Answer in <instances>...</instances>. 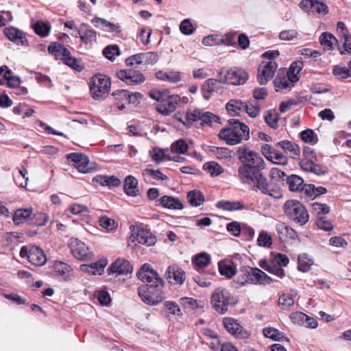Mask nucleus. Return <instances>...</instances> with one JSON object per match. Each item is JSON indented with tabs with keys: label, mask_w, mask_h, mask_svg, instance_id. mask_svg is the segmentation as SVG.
Instances as JSON below:
<instances>
[{
	"label": "nucleus",
	"mask_w": 351,
	"mask_h": 351,
	"mask_svg": "<svg viewBox=\"0 0 351 351\" xmlns=\"http://www.w3.org/2000/svg\"><path fill=\"white\" fill-rule=\"evenodd\" d=\"M210 152L219 160H230L232 158L233 152L227 147H212Z\"/></svg>",
	"instance_id": "obj_43"
},
{
	"label": "nucleus",
	"mask_w": 351,
	"mask_h": 351,
	"mask_svg": "<svg viewBox=\"0 0 351 351\" xmlns=\"http://www.w3.org/2000/svg\"><path fill=\"white\" fill-rule=\"evenodd\" d=\"M193 262L198 269L206 267L210 262V256L206 252H202L196 255Z\"/></svg>",
	"instance_id": "obj_48"
},
{
	"label": "nucleus",
	"mask_w": 351,
	"mask_h": 351,
	"mask_svg": "<svg viewBox=\"0 0 351 351\" xmlns=\"http://www.w3.org/2000/svg\"><path fill=\"white\" fill-rule=\"evenodd\" d=\"M93 181L100 184L102 186H118L121 184L120 180L113 176H97L94 178Z\"/></svg>",
	"instance_id": "obj_39"
},
{
	"label": "nucleus",
	"mask_w": 351,
	"mask_h": 351,
	"mask_svg": "<svg viewBox=\"0 0 351 351\" xmlns=\"http://www.w3.org/2000/svg\"><path fill=\"white\" fill-rule=\"evenodd\" d=\"M244 111L252 118L256 117L260 113V106L255 102L245 103Z\"/></svg>",
	"instance_id": "obj_59"
},
{
	"label": "nucleus",
	"mask_w": 351,
	"mask_h": 351,
	"mask_svg": "<svg viewBox=\"0 0 351 351\" xmlns=\"http://www.w3.org/2000/svg\"><path fill=\"white\" fill-rule=\"evenodd\" d=\"M250 284V271L247 270L245 273L240 274L237 280L231 282L232 287L238 289L241 287Z\"/></svg>",
	"instance_id": "obj_51"
},
{
	"label": "nucleus",
	"mask_w": 351,
	"mask_h": 351,
	"mask_svg": "<svg viewBox=\"0 0 351 351\" xmlns=\"http://www.w3.org/2000/svg\"><path fill=\"white\" fill-rule=\"evenodd\" d=\"M20 256L22 258L27 257L29 262L36 266L44 265L47 262V258L43 250L36 245L22 247Z\"/></svg>",
	"instance_id": "obj_8"
},
{
	"label": "nucleus",
	"mask_w": 351,
	"mask_h": 351,
	"mask_svg": "<svg viewBox=\"0 0 351 351\" xmlns=\"http://www.w3.org/2000/svg\"><path fill=\"white\" fill-rule=\"evenodd\" d=\"M277 145L280 147L291 158H294L300 156V149L299 146L292 141H282L278 142Z\"/></svg>",
	"instance_id": "obj_27"
},
{
	"label": "nucleus",
	"mask_w": 351,
	"mask_h": 351,
	"mask_svg": "<svg viewBox=\"0 0 351 351\" xmlns=\"http://www.w3.org/2000/svg\"><path fill=\"white\" fill-rule=\"evenodd\" d=\"M149 155L152 159V160L160 162L164 158L168 160H173L176 162L180 161V156H171L170 155L166 154L165 151L158 147H155L149 151Z\"/></svg>",
	"instance_id": "obj_28"
},
{
	"label": "nucleus",
	"mask_w": 351,
	"mask_h": 351,
	"mask_svg": "<svg viewBox=\"0 0 351 351\" xmlns=\"http://www.w3.org/2000/svg\"><path fill=\"white\" fill-rule=\"evenodd\" d=\"M117 76L129 85L139 84L145 81V77L141 73L130 69L121 70L117 73Z\"/></svg>",
	"instance_id": "obj_15"
},
{
	"label": "nucleus",
	"mask_w": 351,
	"mask_h": 351,
	"mask_svg": "<svg viewBox=\"0 0 351 351\" xmlns=\"http://www.w3.org/2000/svg\"><path fill=\"white\" fill-rule=\"evenodd\" d=\"M186 117L189 122L193 123L199 121L201 125H210L212 123H216L219 120V117L212 112H205L197 108L189 110Z\"/></svg>",
	"instance_id": "obj_10"
},
{
	"label": "nucleus",
	"mask_w": 351,
	"mask_h": 351,
	"mask_svg": "<svg viewBox=\"0 0 351 351\" xmlns=\"http://www.w3.org/2000/svg\"><path fill=\"white\" fill-rule=\"evenodd\" d=\"M179 101L180 97L178 95H170L168 93L165 99L156 106V110L162 115L168 116L176 110Z\"/></svg>",
	"instance_id": "obj_13"
},
{
	"label": "nucleus",
	"mask_w": 351,
	"mask_h": 351,
	"mask_svg": "<svg viewBox=\"0 0 351 351\" xmlns=\"http://www.w3.org/2000/svg\"><path fill=\"white\" fill-rule=\"evenodd\" d=\"M287 182L289 185V188L291 191H301L302 186H304L303 179L297 175H291L287 177Z\"/></svg>",
	"instance_id": "obj_42"
},
{
	"label": "nucleus",
	"mask_w": 351,
	"mask_h": 351,
	"mask_svg": "<svg viewBox=\"0 0 351 351\" xmlns=\"http://www.w3.org/2000/svg\"><path fill=\"white\" fill-rule=\"evenodd\" d=\"M276 229L281 239H294L296 237V232L284 223H278Z\"/></svg>",
	"instance_id": "obj_36"
},
{
	"label": "nucleus",
	"mask_w": 351,
	"mask_h": 351,
	"mask_svg": "<svg viewBox=\"0 0 351 351\" xmlns=\"http://www.w3.org/2000/svg\"><path fill=\"white\" fill-rule=\"evenodd\" d=\"M302 62H294L291 64L287 74L291 77L292 82H297L299 80L298 74L302 69Z\"/></svg>",
	"instance_id": "obj_49"
},
{
	"label": "nucleus",
	"mask_w": 351,
	"mask_h": 351,
	"mask_svg": "<svg viewBox=\"0 0 351 351\" xmlns=\"http://www.w3.org/2000/svg\"><path fill=\"white\" fill-rule=\"evenodd\" d=\"M165 276L169 282H172L171 279H173L175 283L182 285L185 280V272L176 266H169Z\"/></svg>",
	"instance_id": "obj_24"
},
{
	"label": "nucleus",
	"mask_w": 351,
	"mask_h": 351,
	"mask_svg": "<svg viewBox=\"0 0 351 351\" xmlns=\"http://www.w3.org/2000/svg\"><path fill=\"white\" fill-rule=\"evenodd\" d=\"M219 82L215 79L207 80L202 87L203 97L205 99L208 100L211 94L216 91L219 86Z\"/></svg>",
	"instance_id": "obj_35"
},
{
	"label": "nucleus",
	"mask_w": 351,
	"mask_h": 351,
	"mask_svg": "<svg viewBox=\"0 0 351 351\" xmlns=\"http://www.w3.org/2000/svg\"><path fill=\"white\" fill-rule=\"evenodd\" d=\"M277 68L276 61L263 60L258 69L257 80L259 84H266L274 77Z\"/></svg>",
	"instance_id": "obj_11"
},
{
	"label": "nucleus",
	"mask_w": 351,
	"mask_h": 351,
	"mask_svg": "<svg viewBox=\"0 0 351 351\" xmlns=\"http://www.w3.org/2000/svg\"><path fill=\"white\" fill-rule=\"evenodd\" d=\"M231 293L227 289L218 287L211 294L210 304L215 311L223 315L228 311Z\"/></svg>",
	"instance_id": "obj_6"
},
{
	"label": "nucleus",
	"mask_w": 351,
	"mask_h": 351,
	"mask_svg": "<svg viewBox=\"0 0 351 351\" xmlns=\"http://www.w3.org/2000/svg\"><path fill=\"white\" fill-rule=\"evenodd\" d=\"M124 191L128 195L136 196L139 193L138 181L132 176H128L125 179Z\"/></svg>",
	"instance_id": "obj_30"
},
{
	"label": "nucleus",
	"mask_w": 351,
	"mask_h": 351,
	"mask_svg": "<svg viewBox=\"0 0 351 351\" xmlns=\"http://www.w3.org/2000/svg\"><path fill=\"white\" fill-rule=\"evenodd\" d=\"M249 271L252 285H268L273 281L269 276L257 267H250Z\"/></svg>",
	"instance_id": "obj_20"
},
{
	"label": "nucleus",
	"mask_w": 351,
	"mask_h": 351,
	"mask_svg": "<svg viewBox=\"0 0 351 351\" xmlns=\"http://www.w3.org/2000/svg\"><path fill=\"white\" fill-rule=\"evenodd\" d=\"M142 64H153L158 60V56L156 53L149 51L141 53Z\"/></svg>",
	"instance_id": "obj_57"
},
{
	"label": "nucleus",
	"mask_w": 351,
	"mask_h": 351,
	"mask_svg": "<svg viewBox=\"0 0 351 351\" xmlns=\"http://www.w3.org/2000/svg\"><path fill=\"white\" fill-rule=\"evenodd\" d=\"M283 75L280 76V73L278 74L277 77L274 81V86L278 89H285L290 90L295 82H292V79L287 74L285 75L282 71Z\"/></svg>",
	"instance_id": "obj_32"
},
{
	"label": "nucleus",
	"mask_w": 351,
	"mask_h": 351,
	"mask_svg": "<svg viewBox=\"0 0 351 351\" xmlns=\"http://www.w3.org/2000/svg\"><path fill=\"white\" fill-rule=\"evenodd\" d=\"M313 260L311 258L308 254H300L298 256V268L302 272H306L311 269V267L313 265Z\"/></svg>",
	"instance_id": "obj_46"
},
{
	"label": "nucleus",
	"mask_w": 351,
	"mask_h": 351,
	"mask_svg": "<svg viewBox=\"0 0 351 351\" xmlns=\"http://www.w3.org/2000/svg\"><path fill=\"white\" fill-rule=\"evenodd\" d=\"M107 264V259H101L90 265H83L81 268L82 270L93 275H101Z\"/></svg>",
	"instance_id": "obj_26"
},
{
	"label": "nucleus",
	"mask_w": 351,
	"mask_h": 351,
	"mask_svg": "<svg viewBox=\"0 0 351 351\" xmlns=\"http://www.w3.org/2000/svg\"><path fill=\"white\" fill-rule=\"evenodd\" d=\"M257 243L258 245L264 247H269L271 245V237L265 231H262L258 237Z\"/></svg>",
	"instance_id": "obj_64"
},
{
	"label": "nucleus",
	"mask_w": 351,
	"mask_h": 351,
	"mask_svg": "<svg viewBox=\"0 0 351 351\" xmlns=\"http://www.w3.org/2000/svg\"><path fill=\"white\" fill-rule=\"evenodd\" d=\"M94 25L107 32H112L118 34L121 32V27L118 24H114L104 19L95 17L91 20Z\"/></svg>",
	"instance_id": "obj_21"
},
{
	"label": "nucleus",
	"mask_w": 351,
	"mask_h": 351,
	"mask_svg": "<svg viewBox=\"0 0 351 351\" xmlns=\"http://www.w3.org/2000/svg\"><path fill=\"white\" fill-rule=\"evenodd\" d=\"M319 41L323 47L331 50L334 44L337 43V38L330 33L324 32L319 37Z\"/></svg>",
	"instance_id": "obj_45"
},
{
	"label": "nucleus",
	"mask_w": 351,
	"mask_h": 351,
	"mask_svg": "<svg viewBox=\"0 0 351 351\" xmlns=\"http://www.w3.org/2000/svg\"><path fill=\"white\" fill-rule=\"evenodd\" d=\"M160 204L167 208L181 210L183 208V204L179 199L171 196L164 195L160 199Z\"/></svg>",
	"instance_id": "obj_31"
},
{
	"label": "nucleus",
	"mask_w": 351,
	"mask_h": 351,
	"mask_svg": "<svg viewBox=\"0 0 351 351\" xmlns=\"http://www.w3.org/2000/svg\"><path fill=\"white\" fill-rule=\"evenodd\" d=\"M218 267L220 274L227 278H231L237 274V267L233 263L219 262Z\"/></svg>",
	"instance_id": "obj_38"
},
{
	"label": "nucleus",
	"mask_w": 351,
	"mask_h": 351,
	"mask_svg": "<svg viewBox=\"0 0 351 351\" xmlns=\"http://www.w3.org/2000/svg\"><path fill=\"white\" fill-rule=\"evenodd\" d=\"M247 73L242 69H231L225 76L226 82L232 85H241L247 80Z\"/></svg>",
	"instance_id": "obj_18"
},
{
	"label": "nucleus",
	"mask_w": 351,
	"mask_h": 351,
	"mask_svg": "<svg viewBox=\"0 0 351 351\" xmlns=\"http://www.w3.org/2000/svg\"><path fill=\"white\" fill-rule=\"evenodd\" d=\"M33 208H19L16 210L13 215L12 220L15 225H19L26 221L32 214Z\"/></svg>",
	"instance_id": "obj_34"
},
{
	"label": "nucleus",
	"mask_w": 351,
	"mask_h": 351,
	"mask_svg": "<svg viewBox=\"0 0 351 351\" xmlns=\"http://www.w3.org/2000/svg\"><path fill=\"white\" fill-rule=\"evenodd\" d=\"M259 266L264 270L280 278L285 276V270L279 265L275 263L274 261L261 260L259 262Z\"/></svg>",
	"instance_id": "obj_23"
},
{
	"label": "nucleus",
	"mask_w": 351,
	"mask_h": 351,
	"mask_svg": "<svg viewBox=\"0 0 351 351\" xmlns=\"http://www.w3.org/2000/svg\"><path fill=\"white\" fill-rule=\"evenodd\" d=\"M104 56L110 60H114L120 54V50L117 45H108L103 51Z\"/></svg>",
	"instance_id": "obj_56"
},
{
	"label": "nucleus",
	"mask_w": 351,
	"mask_h": 351,
	"mask_svg": "<svg viewBox=\"0 0 351 351\" xmlns=\"http://www.w3.org/2000/svg\"><path fill=\"white\" fill-rule=\"evenodd\" d=\"M100 226L107 231L114 230L117 227V223L112 219L104 216L99 219Z\"/></svg>",
	"instance_id": "obj_60"
},
{
	"label": "nucleus",
	"mask_w": 351,
	"mask_h": 351,
	"mask_svg": "<svg viewBox=\"0 0 351 351\" xmlns=\"http://www.w3.org/2000/svg\"><path fill=\"white\" fill-rule=\"evenodd\" d=\"M203 169L213 177L218 176L223 172V169L221 165L214 161L206 162L203 166Z\"/></svg>",
	"instance_id": "obj_47"
},
{
	"label": "nucleus",
	"mask_w": 351,
	"mask_h": 351,
	"mask_svg": "<svg viewBox=\"0 0 351 351\" xmlns=\"http://www.w3.org/2000/svg\"><path fill=\"white\" fill-rule=\"evenodd\" d=\"M263 334L266 337L275 341L281 340L284 337V335L281 332L271 327L265 328L263 329Z\"/></svg>",
	"instance_id": "obj_55"
},
{
	"label": "nucleus",
	"mask_w": 351,
	"mask_h": 351,
	"mask_svg": "<svg viewBox=\"0 0 351 351\" xmlns=\"http://www.w3.org/2000/svg\"><path fill=\"white\" fill-rule=\"evenodd\" d=\"M278 304L283 310L289 309L294 304V299L292 294L283 293L278 299Z\"/></svg>",
	"instance_id": "obj_52"
},
{
	"label": "nucleus",
	"mask_w": 351,
	"mask_h": 351,
	"mask_svg": "<svg viewBox=\"0 0 351 351\" xmlns=\"http://www.w3.org/2000/svg\"><path fill=\"white\" fill-rule=\"evenodd\" d=\"M77 33L80 35L81 40L84 43L96 41V32L93 29H88L86 24H82L77 29Z\"/></svg>",
	"instance_id": "obj_29"
},
{
	"label": "nucleus",
	"mask_w": 351,
	"mask_h": 351,
	"mask_svg": "<svg viewBox=\"0 0 351 351\" xmlns=\"http://www.w3.org/2000/svg\"><path fill=\"white\" fill-rule=\"evenodd\" d=\"M132 237L141 244L148 246L153 245L156 241V237L148 230L141 228L133 232Z\"/></svg>",
	"instance_id": "obj_22"
},
{
	"label": "nucleus",
	"mask_w": 351,
	"mask_h": 351,
	"mask_svg": "<svg viewBox=\"0 0 351 351\" xmlns=\"http://www.w3.org/2000/svg\"><path fill=\"white\" fill-rule=\"evenodd\" d=\"M133 267L130 262L123 258H117L108 269L109 275H126L132 272Z\"/></svg>",
	"instance_id": "obj_17"
},
{
	"label": "nucleus",
	"mask_w": 351,
	"mask_h": 351,
	"mask_svg": "<svg viewBox=\"0 0 351 351\" xmlns=\"http://www.w3.org/2000/svg\"><path fill=\"white\" fill-rule=\"evenodd\" d=\"M300 8L306 12L325 15L328 12L326 3L319 0H302Z\"/></svg>",
	"instance_id": "obj_12"
},
{
	"label": "nucleus",
	"mask_w": 351,
	"mask_h": 351,
	"mask_svg": "<svg viewBox=\"0 0 351 351\" xmlns=\"http://www.w3.org/2000/svg\"><path fill=\"white\" fill-rule=\"evenodd\" d=\"M313 213L318 217L324 216L330 211V207L325 204L315 202L312 204Z\"/></svg>",
	"instance_id": "obj_54"
},
{
	"label": "nucleus",
	"mask_w": 351,
	"mask_h": 351,
	"mask_svg": "<svg viewBox=\"0 0 351 351\" xmlns=\"http://www.w3.org/2000/svg\"><path fill=\"white\" fill-rule=\"evenodd\" d=\"M3 77L7 80L8 86L10 88H17L21 84V80L18 76L12 75L11 70H8Z\"/></svg>",
	"instance_id": "obj_58"
},
{
	"label": "nucleus",
	"mask_w": 351,
	"mask_h": 351,
	"mask_svg": "<svg viewBox=\"0 0 351 351\" xmlns=\"http://www.w3.org/2000/svg\"><path fill=\"white\" fill-rule=\"evenodd\" d=\"M110 88V80L103 75H96L90 80V91L95 99L103 98L108 93Z\"/></svg>",
	"instance_id": "obj_7"
},
{
	"label": "nucleus",
	"mask_w": 351,
	"mask_h": 351,
	"mask_svg": "<svg viewBox=\"0 0 351 351\" xmlns=\"http://www.w3.org/2000/svg\"><path fill=\"white\" fill-rule=\"evenodd\" d=\"M136 276L140 280L147 283L139 287L138 290V294L144 303L156 306L164 300L165 297L162 291L163 281L149 265H143Z\"/></svg>",
	"instance_id": "obj_2"
},
{
	"label": "nucleus",
	"mask_w": 351,
	"mask_h": 351,
	"mask_svg": "<svg viewBox=\"0 0 351 351\" xmlns=\"http://www.w3.org/2000/svg\"><path fill=\"white\" fill-rule=\"evenodd\" d=\"M6 37L17 45L28 46V40L25 34L19 29L10 26L4 29Z\"/></svg>",
	"instance_id": "obj_16"
},
{
	"label": "nucleus",
	"mask_w": 351,
	"mask_h": 351,
	"mask_svg": "<svg viewBox=\"0 0 351 351\" xmlns=\"http://www.w3.org/2000/svg\"><path fill=\"white\" fill-rule=\"evenodd\" d=\"M245 103L239 99H231L226 104L228 112L232 115H238L241 112L244 111Z\"/></svg>",
	"instance_id": "obj_40"
},
{
	"label": "nucleus",
	"mask_w": 351,
	"mask_h": 351,
	"mask_svg": "<svg viewBox=\"0 0 351 351\" xmlns=\"http://www.w3.org/2000/svg\"><path fill=\"white\" fill-rule=\"evenodd\" d=\"M187 199L190 204L195 207L202 205L205 200L204 194L197 190L189 191L187 195Z\"/></svg>",
	"instance_id": "obj_41"
},
{
	"label": "nucleus",
	"mask_w": 351,
	"mask_h": 351,
	"mask_svg": "<svg viewBox=\"0 0 351 351\" xmlns=\"http://www.w3.org/2000/svg\"><path fill=\"white\" fill-rule=\"evenodd\" d=\"M223 324L226 329L237 338L246 339L250 336L247 331L245 330L237 320L232 317H224Z\"/></svg>",
	"instance_id": "obj_14"
},
{
	"label": "nucleus",
	"mask_w": 351,
	"mask_h": 351,
	"mask_svg": "<svg viewBox=\"0 0 351 351\" xmlns=\"http://www.w3.org/2000/svg\"><path fill=\"white\" fill-rule=\"evenodd\" d=\"M228 127L222 129L219 133V138L226 142L228 145H234L240 143L243 140L250 138V128L245 123L238 119L228 120Z\"/></svg>",
	"instance_id": "obj_3"
},
{
	"label": "nucleus",
	"mask_w": 351,
	"mask_h": 351,
	"mask_svg": "<svg viewBox=\"0 0 351 351\" xmlns=\"http://www.w3.org/2000/svg\"><path fill=\"white\" fill-rule=\"evenodd\" d=\"M32 27L35 33L41 37L47 36L51 30V25L48 22L37 21L32 25Z\"/></svg>",
	"instance_id": "obj_44"
},
{
	"label": "nucleus",
	"mask_w": 351,
	"mask_h": 351,
	"mask_svg": "<svg viewBox=\"0 0 351 351\" xmlns=\"http://www.w3.org/2000/svg\"><path fill=\"white\" fill-rule=\"evenodd\" d=\"M52 269L55 275L60 276L64 280H71V269L67 264L61 261H55L52 265Z\"/></svg>",
	"instance_id": "obj_25"
},
{
	"label": "nucleus",
	"mask_w": 351,
	"mask_h": 351,
	"mask_svg": "<svg viewBox=\"0 0 351 351\" xmlns=\"http://www.w3.org/2000/svg\"><path fill=\"white\" fill-rule=\"evenodd\" d=\"M189 149L187 143L183 139H179L171 144V151L172 153L180 154H185Z\"/></svg>",
	"instance_id": "obj_53"
},
{
	"label": "nucleus",
	"mask_w": 351,
	"mask_h": 351,
	"mask_svg": "<svg viewBox=\"0 0 351 351\" xmlns=\"http://www.w3.org/2000/svg\"><path fill=\"white\" fill-rule=\"evenodd\" d=\"M217 207L226 210L234 211L246 208L244 204L239 201H220L217 203Z\"/></svg>",
	"instance_id": "obj_37"
},
{
	"label": "nucleus",
	"mask_w": 351,
	"mask_h": 351,
	"mask_svg": "<svg viewBox=\"0 0 351 351\" xmlns=\"http://www.w3.org/2000/svg\"><path fill=\"white\" fill-rule=\"evenodd\" d=\"M237 154L243 163L238 169V177L243 184L276 199L282 197V191L269 184L263 175L262 171L265 168V164L258 153L245 146H241L238 147Z\"/></svg>",
	"instance_id": "obj_1"
},
{
	"label": "nucleus",
	"mask_w": 351,
	"mask_h": 351,
	"mask_svg": "<svg viewBox=\"0 0 351 351\" xmlns=\"http://www.w3.org/2000/svg\"><path fill=\"white\" fill-rule=\"evenodd\" d=\"M283 210L285 215L296 223L303 226L308 221V213L299 201L293 199L287 201L284 204Z\"/></svg>",
	"instance_id": "obj_4"
},
{
	"label": "nucleus",
	"mask_w": 351,
	"mask_h": 351,
	"mask_svg": "<svg viewBox=\"0 0 351 351\" xmlns=\"http://www.w3.org/2000/svg\"><path fill=\"white\" fill-rule=\"evenodd\" d=\"M49 52L54 56L56 59H63L70 55V51L62 45L54 43L48 47Z\"/></svg>",
	"instance_id": "obj_33"
},
{
	"label": "nucleus",
	"mask_w": 351,
	"mask_h": 351,
	"mask_svg": "<svg viewBox=\"0 0 351 351\" xmlns=\"http://www.w3.org/2000/svg\"><path fill=\"white\" fill-rule=\"evenodd\" d=\"M67 158L74 162V165L79 172L86 173L90 171V168L88 167V158L86 155L80 153H71L67 155Z\"/></svg>",
	"instance_id": "obj_19"
},
{
	"label": "nucleus",
	"mask_w": 351,
	"mask_h": 351,
	"mask_svg": "<svg viewBox=\"0 0 351 351\" xmlns=\"http://www.w3.org/2000/svg\"><path fill=\"white\" fill-rule=\"evenodd\" d=\"M266 123L274 129L278 128V114L275 110L266 111L264 115Z\"/></svg>",
	"instance_id": "obj_50"
},
{
	"label": "nucleus",
	"mask_w": 351,
	"mask_h": 351,
	"mask_svg": "<svg viewBox=\"0 0 351 351\" xmlns=\"http://www.w3.org/2000/svg\"><path fill=\"white\" fill-rule=\"evenodd\" d=\"M268 160H271L275 164L281 165H285L288 162L287 157L283 154L279 153L276 150L272 155L268 156Z\"/></svg>",
	"instance_id": "obj_63"
},
{
	"label": "nucleus",
	"mask_w": 351,
	"mask_h": 351,
	"mask_svg": "<svg viewBox=\"0 0 351 351\" xmlns=\"http://www.w3.org/2000/svg\"><path fill=\"white\" fill-rule=\"evenodd\" d=\"M304 157L300 162L302 170L308 172H312L317 176H322L327 172V168L325 166L316 163L317 159L313 149L304 147L303 150Z\"/></svg>",
	"instance_id": "obj_5"
},
{
	"label": "nucleus",
	"mask_w": 351,
	"mask_h": 351,
	"mask_svg": "<svg viewBox=\"0 0 351 351\" xmlns=\"http://www.w3.org/2000/svg\"><path fill=\"white\" fill-rule=\"evenodd\" d=\"M142 175L145 177L147 176H152L156 180H167V176L163 174L160 170H154L152 169H145L142 171Z\"/></svg>",
	"instance_id": "obj_62"
},
{
	"label": "nucleus",
	"mask_w": 351,
	"mask_h": 351,
	"mask_svg": "<svg viewBox=\"0 0 351 351\" xmlns=\"http://www.w3.org/2000/svg\"><path fill=\"white\" fill-rule=\"evenodd\" d=\"M68 246L73 256L77 260L89 261L94 256L86 244L76 238H71Z\"/></svg>",
	"instance_id": "obj_9"
},
{
	"label": "nucleus",
	"mask_w": 351,
	"mask_h": 351,
	"mask_svg": "<svg viewBox=\"0 0 351 351\" xmlns=\"http://www.w3.org/2000/svg\"><path fill=\"white\" fill-rule=\"evenodd\" d=\"M49 216L44 213H37L31 219V223L36 226H45L49 221Z\"/></svg>",
	"instance_id": "obj_61"
}]
</instances>
